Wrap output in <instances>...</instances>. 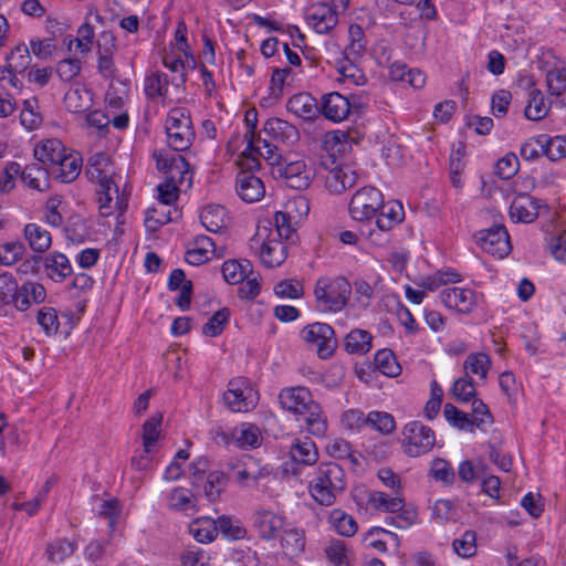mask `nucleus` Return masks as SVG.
<instances>
[{
  "label": "nucleus",
  "mask_w": 566,
  "mask_h": 566,
  "mask_svg": "<svg viewBox=\"0 0 566 566\" xmlns=\"http://www.w3.org/2000/svg\"><path fill=\"white\" fill-rule=\"evenodd\" d=\"M350 283L342 276L321 277L314 289L316 306L321 312L342 311L350 296Z\"/></svg>",
  "instance_id": "nucleus-2"
},
{
  "label": "nucleus",
  "mask_w": 566,
  "mask_h": 566,
  "mask_svg": "<svg viewBox=\"0 0 566 566\" xmlns=\"http://www.w3.org/2000/svg\"><path fill=\"white\" fill-rule=\"evenodd\" d=\"M454 553L462 558H470L476 553V534L473 531H465L460 537L452 542Z\"/></svg>",
  "instance_id": "nucleus-58"
},
{
  "label": "nucleus",
  "mask_w": 566,
  "mask_h": 566,
  "mask_svg": "<svg viewBox=\"0 0 566 566\" xmlns=\"http://www.w3.org/2000/svg\"><path fill=\"white\" fill-rule=\"evenodd\" d=\"M391 514L386 518V523L400 530L409 528L418 517L417 510L411 505H406L403 499H401V507Z\"/></svg>",
  "instance_id": "nucleus-49"
},
{
  "label": "nucleus",
  "mask_w": 566,
  "mask_h": 566,
  "mask_svg": "<svg viewBox=\"0 0 566 566\" xmlns=\"http://www.w3.org/2000/svg\"><path fill=\"white\" fill-rule=\"evenodd\" d=\"M491 367V359L486 354H471L464 361L467 376L469 374L478 375L481 379H485Z\"/></svg>",
  "instance_id": "nucleus-60"
},
{
  "label": "nucleus",
  "mask_w": 566,
  "mask_h": 566,
  "mask_svg": "<svg viewBox=\"0 0 566 566\" xmlns=\"http://www.w3.org/2000/svg\"><path fill=\"white\" fill-rule=\"evenodd\" d=\"M169 83L167 74L159 71L153 72L145 78V94L150 98L166 97Z\"/></svg>",
  "instance_id": "nucleus-47"
},
{
  "label": "nucleus",
  "mask_w": 566,
  "mask_h": 566,
  "mask_svg": "<svg viewBox=\"0 0 566 566\" xmlns=\"http://www.w3.org/2000/svg\"><path fill=\"white\" fill-rule=\"evenodd\" d=\"M303 339L316 346L317 354L321 358L329 357L336 348V338L334 329L325 323H313L305 326L302 331Z\"/></svg>",
  "instance_id": "nucleus-11"
},
{
  "label": "nucleus",
  "mask_w": 566,
  "mask_h": 566,
  "mask_svg": "<svg viewBox=\"0 0 566 566\" xmlns=\"http://www.w3.org/2000/svg\"><path fill=\"white\" fill-rule=\"evenodd\" d=\"M258 400V392L251 382L243 377L229 381L228 390L223 394V401L233 412H247L252 409Z\"/></svg>",
  "instance_id": "nucleus-9"
},
{
  "label": "nucleus",
  "mask_w": 566,
  "mask_h": 566,
  "mask_svg": "<svg viewBox=\"0 0 566 566\" xmlns=\"http://www.w3.org/2000/svg\"><path fill=\"white\" fill-rule=\"evenodd\" d=\"M129 87L128 85L119 80L112 81L105 93V104L109 112L116 113L122 111L127 98Z\"/></svg>",
  "instance_id": "nucleus-36"
},
{
  "label": "nucleus",
  "mask_w": 566,
  "mask_h": 566,
  "mask_svg": "<svg viewBox=\"0 0 566 566\" xmlns=\"http://www.w3.org/2000/svg\"><path fill=\"white\" fill-rule=\"evenodd\" d=\"M263 133L269 136L272 142L282 144H293L298 139V130L291 123L273 117L265 122Z\"/></svg>",
  "instance_id": "nucleus-26"
},
{
  "label": "nucleus",
  "mask_w": 566,
  "mask_h": 566,
  "mask_svg": "<svg viewBox=\"0 0 566 566\" xmlns=\"http://www.w3.org/2000/svg\"><path fill=\"white\" fill-rule=\"evenodd\" d=\"M154 158L156 160L157 169L165 174V179L167 180L182 184L186 176L190 174L189 164L179 154H170L159 150L154 153Z\"/></svg>",
  "instance_id": "nucleus-15"
},
{
  "label": "nucleus",
  "mask_w": 566,
  "mask_h": 566,
  "mask_svg": "<svg viewBox=\"0 0 566 566\" xmlns=\"http://www.w3.org/2000/svg\"><path fill=\"white\" fill-rule=\"evenodd\" d=\"M43 261V266L48 277L54 282H63L67 276L72 274V264L67 256L60 252H51L44 258L33 255L31 260H27L22 268L24 272L30 268L33 272L38 270L35 266L39 265L40 261Z\"/></svg>",
  "instance_id": "nucleus-10"
},
{
  "label": "nucleus",
  "mask_w": 566,
  "mask_h": 566,
  "mask_svg": "<svg viewBox=\"0 0 566 566\" xmlns=\"http://www.w3.org/2000/svg\"><path fill=\"white\" fill-rule=\"evenodd\" d=\"M546 84L549 93L555 96H560L566 92V70L553 69L546 74Z\"/></svg>",
  "instance_id": "nucleus-64"
},
{
  "label": "nucleus",
  "mask_w": 566,
  "mask_h": 566,
  "mask_svg": "<svg viewBox=\"0 0 566 566\" xmlns=\"http://www.w3.org/2000/svg\"><path fill=\"white\" fill-rule=\"evenodd\" d=\"M441 303L460 314H470L476 305L475 293L470 289L447 287L440 293Z\"/></svg>",
  "instance_id": "nucleus-17"
},
{
  "label": "nucleus",
  "mask_w": 566,
  "mask_h": 566,
  "mask_svg": "<svg viewBox=\"0 0 566 566\" xmlns=\"http://www.w3.org/2000/svg\"><path fill=\"white\" fill-rule=\"evenodd\" d=\"M218 533L220 532L228 539H241L247 535L245 528L229 516L222 515L217 520Z\"/></svg>",
  "instance_id": "nucleus-62"
},
{
  "label": "nucleus",
  "mask_w": 566,
  "mask_h": 566,
  "mask_svg": "<svg viewBox=\"0 0 566 566\" xmlns=\"http://www.w3.org/2000/svg\"><path fill=\"white\" fill-rule=\"evenodd\" d=\"M276 174L283 178L287 187L292 189L303 190L306 189L313 179L314 172L307 168L302 159L293 161H280L276 165Z\"/></svg>",
  "instance_id": "nucleus-13"
},
{
  "label": "nucleus",
  "mask_w": 566,
  "mask_h": 566,
  "mask_svg": "<svg viewBox=\"0 0 566 566\" xmlns=\"http://www.w3.org/2000/svg\"><path fill=\"white\" fill-rule=\"evenodd\" d=\"M401 499L398 492L394 496L381 491H373L368 495V502L374 509L388 513H395L401 507Z\"/></svg>",
  "instance_id": "nucleus-48"
},
{
  "label": "nucleus",
  "mask_w": 566,
  "mask_h": 566,
  "mask_svg": "<svg viewBox=\"0 0 566 566\" xmlns=\"http://www.w3.org/2000/svg\"><path fill=\"white\" fill-rule=\"evenodd\" d=\"M289 453L293 462L302 465H313L318 460L317 448L308 438L296 440L291 446Z\"/></svg>",
  "instance_id": "nucleus-34"
},
{
  "label": "nucleus",
  "mask_w": 566,
  "mask_h": 566,
  "mask_svg": "<svg viewBox=\"0 0 566 566\" xmlns=\"http://www.w3.org/2000/svg\"><path fill=\"white\" fill-rule=\"evenodd\" d=\"M281 545L287 556H298L305 548L304 532L298 528L284 530L281 537Z\"/></svg>",
  "instance_id": "nucleus-43"
},
{
  "label": "nucleus",
  "mask_w": 566,
  "mask_h": 566,
  "mask_svg": "<svg viewBox=\"0 0 566 566\" xmlns=\"http://www.w3.org/2000/svg\"><path fill=\"white\" fill-rule=\"evenodd\" d=\"M212 256H223L222 251H218L216 242L207 235H197L193 241V248L186 253V261L191 265H200L209 261Z\"/></svg>",
  "instance_id": "nucleus-23"
},
{
  "label": "nucleus",
  "mask_w": 566,
  "mask_h": 566,
  "mask_svg": "<svg viewBox=\"0 0 566 566\" xmlns=\"http://www.w3.org/2000/svg\"><path fill=\"white\" fill-rule=\"evenodd\" d=\"M75 543L66 538H57L48 544V558L54 563H61L75 551Z\"/></svg>",
  "instance_id": "nucleus-55"
},
{
  "label": "nucleus",
  "mask_w": 566,
  "mask_h": 566,
  "mask_svg": "<svg viewBox=\"0 0 566 566\" xmlns=\"http://www.w3.org/2000/svg\"><path fill=\"white\" fill-rule=\"evenodd\" d=\"M221 438L226 444H229L231 440L241 449H255L260 447L262 442L260 429L249 422L234 428L230 437L222 432Z\"/></svg>",
  "instance_id": "nucleus-22"
},
{
  "label": "nucleus",
  "mask_w": 566,
  "mask_h": 566,
  "mask_svg": "<svg viewBox=\"0 0 566 566\" xmlns=\"http://www.w3.org/2000/svg\"><path fill=\"white\" fill-rule=\"evenodd\" d=\"M230 318V310L222 307L217 311L209 321L202 326V334L208 337H216L220 335Z\"/></svg>",
  "instance_id": "nucleus-59"
},
{
  "label": "nucleus",
  "mask_w": 566,
  "mask_h": 566,
  "mask_svg": "<svg viewBox=\"0 0 566 566\" xmlns=\"http://www.w3.org/2000/svg\"><path fill=\"white\" fill-rule=\"evenodd\" d=\"M46 291L41 283L25 282L20 287L15 295L14 305L19 311H27L31 304H40L44 302Z\"/></svg>",
  "instance_id": "nucleus-29"
},
{
  "label": "nucleus",
  "mask_w": 566,
  "mask_h": 566,
  "mask_svg": "<svg viewBox=\"0 0 566 566\" xmlns=\"http://www.w3.org/2000/svg\"><path fill=\"white\" fill-rule=\"evenodd\" d=\"M115 41V36L109 32H103L98 40L97 71L104 78H112L117 72L113 57Z\"/></svg>",
  "instance_id": "nucleus-21"
},
{
  "label": "nucleus",
  "mask_w": 566,
  "mask_h": 566,
  "mask_svg": "<svg viewBox=\"0 0 566 566\" xmlns=\"http://www.w3.org/2000/svg\"><path fill=\"white\" fill-rule=\"evenodd\" d=\"M249 245L259 255L261 263L269 269L280 266L287 256V247L283 240L266 234L265 228H258Z\"/></svg>",
  "instance_id": "nucleus-5"
},
{
  "label": "nucleus",
  "mask_w": 566,
  "mask_h": 566,
  "mask_svg": "<svg viewBox=\"0 0 566 566\" xmlns=\"http://www.w3.org/2000/svg\"><path fill=\"white\" fill-rule=\"evenodd\" d=\"M345 488V472L335 462L319 464L308 485L311 496L317 504L324 506L333 505Z\"/></svg>",
  "instance_id": "nucleus-1"
},
{
  "label": "nucleus",
  "mask_w": 566,
  "mask_h": 566,
  "mask_svg": "<svg viewBox=\"0 0 566 566\" xmlns=\"http://www.w3.org/2000/svg\"><path fill=\"white\" fill-rule=\"evenodd\" d=\"M69 151L56 138L45 139L34 148V157L43 165H49L51 168L61 161L62 157Z\"/></svg>",
  "instance_id": "nucleus-30"
},
{
  "label": "nucleus",
  "mask_w": 566,
  "mask_h": 566,
  "mask_svg": "<svg viewBox=\"0 0 566 566\" xmlns=\"http://www.w3.org/2000/svg\"><path fill=\"white\" fill-rule=\"evenodd\" d=\"M376 219V228L381 232H389L405 219L403 207L399 201L381 202Z\"/></svg>",
  "instance_id": "nucleus-28"
},
{
  "label": "nucleus",
  "mask_w": 566,
  "mask_h": 566,
  "mask_svg": "<svg viewBox=\"0 0 566 566\" xmlns=\"http://www.w3.org/2000/svg\"><path fill=\"white\" fill-rule=\"evenodd\" d=\"M286 108L304 120H313L319 114V105L310 93H298L289 98Z\"/></svg>",
  "instance_id": "nucleus-27"
},
{
  "label": "nucleus",
  "mask_w": 566,
  "mask_h": 566,
  "mask_svg": "<svg viewBox=\"0 0 566 566\" xmlns=\"http://www.w3.org/2000/svg\"><path fill=\"white\" fill-rule=\"evenodd\" d=\"M327 453L338 460H348L354 467L359 465V454L353 451L352 444L343 438H334L326 444Z\"/></svg>",
  "instance_id": "nucleus-42"
},
{
  "label": "nucleus",
  "mask_w": 566,
  "mask_h": 566,
  "mask_svg": "<svg viewBox=\"0 0 566 566\" xmlns=\"http://www.w3.org/2000/svg\"><path fill=\"white\" fill-rule=\"evenodd\" d=\"M24 239L36 253H43L52 244L51 233L38 223H28L23 230Z\"/></svg>",
  "instance_id": "nucleus-35"
},
{
  "label": "nucleus",
  "mask_w": 566,
  "mask_h": 566,
  "mask_svg": "<svg viewBox=\"0 0 566 566\" xmlns=\"http://www.w3.org/2000/svg\"><path fill=\"white\" fill-rule=\"evenodd\" d=\"M382 197V193L371 186L358 189L348 205L350 218L358 222L371 221L381 208Z\"/></svg>",
  "instance_id": "nucleus-8"
},
{
  "label": "nucleus",
  "mask_w": 566,
  "mask_h": 566,
  "mask_svg": "<svg viewBox=\"0 0 566 566\" xmlns=\"http://www.w3.org/2000/svg\"><path fill=\"white\" fill-rule=\"evenodd\" d=\"M367 426L387 436L395 431L396 421L392 415L374 410L367 415Z\"/></svg>",
  "instance_id": "nucleus-53"
},
{
  "label": "nucleus",
  "mask_w": 566,
  "mask_h": 566,
  "mask_svg": "<svg viewBox=\"0 0 566 566\" xmlns=\"http://www.w3.org/2000/svg\"><path fill=\"white\" fill-rule=\"evenodd\" d=\"M319 166L325 170L324 184L331 193L339 195L357 181V172L349 166L338 165L334 154L322 156Z\"/></svg>",
  "instance_id": "nucleus-7"
},
{
  "label": "nucleus",
  "mask_w": 566,
  "mask_h": 566,
  "mask_svg": "<svg viewBox=\"0 0 566 566\" xmlns=\"http://www.w3.org/2000/svg\"><path fill=\"white\" fill-rule=\"evenodd\" d=\"M297 421H302L308 433L315 437H324L328 429V421L321 405L315 400L310 403L301 416L296 417Z\"/></svg>",
  "instance_id": "nucleus-24"
},
{
  "label": "nucleus",
  "mask_w": 566,
  "mask_h": 566,
  "mask_svg": "<svg viewBox=\"0 0 566 566\" xmlns=\"http://www.w3.org/2000/svg\"><path fill=\"white\" fill-rule=\"evenodd\" d=\"M235 190L245 202H255L263 198L265 188L261 178L248 170H240L235 179Z\"/></svg>",
  "instance_id": "nucleus-20"
},
{
  "label": "nucleus",
  "mask_w": 566,
  "mask_h": 566,
  "mask_svg": "<svg viewBox=\"0 0 566 566\" xmlns=\"http://www.w3.org/2000/svg\"><path fill=\"white\" fill-rule=\"evenodd\" d=\"M478 240L484 252L499 259L506 256L511 251L510 235L504 226L480 231Z\"/></svg>",
  "instance_id": "nucleus-14"
},
{
  "label": "nucleus",
  "mask_w": 566,
  "mask_h": 566,
  "mask_svg": "<svg viewBox=\"0 0 566 566\" xmlns=\"http://www.w3.org/2000/svg\"><path fill=\"white\" fill-rule=\"evenodd\" d=\"M228 483V476L221 471H212L207 475L203 492L209 502H216Z\"/></svg>",
  "instance_id": "nucleus-50"
},
{
  "label": "nucleus",
  "mask_w": 566,
  "mask_h": 566,
  "mask_svg": "<svg viewBox=\"0 0 566 566\" xmlns=\"http://www.w3.org/2000/svg\"><path fill=\"white\" fill-rule=\"evenodd\" d=\"M443 415L447 421L454 428L470 432L474 430L470 415L460 410L452 403L444 405Z\"/></svg>",
  "instance_id": "nucleus-52"
},
{
  "label": "nucleus",
  "mask_w": 566,
  "mask_h": 566,
  "mask_svg": "<svg viewBox=\"0 0 566 566\" xmlns=\"http://www.w3.org/2000/svg\"><path fill=\"white\" fill-rule=\"evenodd\" d=\"M223 279L229 284H239L253 274V265L248 259L228 260L221 268Z\"/></svg>",
  "instance_id": "nucleus-33"
},
{
  "label": "nucleus",
  "mask_w": 566,
  "mask_h": 566,
  "mask_svg": "<svg viewBox=\"0 0 566 566\" xmlns=\"http://www.w3.org/2000/svg\"><path fill=\"white\" fill-rule=\"evenodd\" d=\"M549 111L544 94L533 87L528 93V102L524 109L525 117L531 120H539L544 118Z\"/></svg>",
  "instance_id": "nucleus-40"
},
{
  "label": "nucleus",
  "mask_w": 566,
  "mask_h": 566,
  "mask_svg": "<svg viewBox=\"0 0 566 566\" xmlns=\"http://www.w3.org/2000/svg\"><path fill=\"white\" fill-rule=\"evenodd\" d=\"M65 235L72 243H83L90 235L88 227L80 216H72L65 226Z\"/></svg>",
  "instance_id": "nucleus-57"
},
{
  "label": "nucleus",
  "mask_w": 566,
  "mask_h": 566,
  "mask_svg": "<svg viewBox=\"0 0 566 566\" xmlns=\"http://www.w3.org/2000/svg\"><path fill=\"white\" fill-rule=\"evenodd\" d=\"M470 417L474 429L486 430L493 423V416L489 407L481 399L472 400V413Z\"/></svg>",
  "instance_id": "nucleus-61"
},
{
  "label": "nucleus",
  "mask_w": 566,
  "mask_h": 566,
  "mask_svg": "<svg viewBox=\"0 0 566 566\" xmlns=\"http://www.w3.org/2000/svg\"><path fill=\"white\" fill-rule=\"evenodd\" d=\"M258 228H265L266 234L281 240H289L294 232L289 214L282 211H277L274 216V228L268 226H259Z\"/></svg>",
  "instance_id": "nucleus-56"
},
{
  "label": "nucleus",
  "mask_w": 566,
  "mask_h": 566,
  "mask_svg": "<svg viewBox=\"0 0 566 566\" xmlns=\"http://www.w3.org/2000/svg\"><path fill=\"white\" fill-rule=\"evenodd\" d=\"M401 448L406 455L417 458L432 450L436 443L434 431L420 421H410L401 430Z\"/></svg>",
  "instance_id": "nucleus-4"
},
{
  "label": "nucleus",
  "mask_w": 566,
  "mask_h": 566,
  "mask_svg": "<svg viewBox=\"0 0 566 566\" xmlns=\"http://www.w3.org/2000/svg\"><path fill=\"white\" fill-rule=\"evenodd\" d=\"M375 367L385 376L397 377L401 373V366L391 349L378 350L374 357Z\"/></svg>",
  "instance_id": "nucleus-45"
},
{
  "label": "nucleus",
  "mask_w": 566,
  "mask_h": 566,
  "mask_svg": "<svg viewBox=\"0 0 566 566\" xmlns=\"http://www.w3.org/2000/svg\"><path fill=\"white\" fill-rule=\"evenodd\" d=\"M307 24L318 34H327L338 23L336 6L328 2H316L305 12Z\"/></svg>",
  "instance_id": "nucleus-12"
},
{
  "label": "nucleus",
  "mask_w": 566,
  "mask_h": 566,
  "mask_svg": "<svg viewBox=\"0 0 566 566\" xmlns=\"http://www.w3.org/2000/svg\"><path fill=\"white\" fill-rule=\"evenodd\" d=\"M36 322L46 336H53L59 332L60 322L53 307H42L36 315Z\"/></svg>",
  "instance_id": "nucleus-63"
},
{
  "label": "nucleus",
  "mask_w": 566,
  "mask_h": 566,
  "mask_svg": "<svg viewBox=\"0 0 566 566\" xmlns=\"http://www.w3.org/2000/svg\"><path fill=\"white\" fill-rule=\"evenodd\" d=\"M189 531L200 543H210L218 535L217 521L211 517L196 518L190 525Z\"/></svg>",
  "instance_id": "nucleus-38"
},
{
  "label": "nucleus",
  "mask_w": 566,
  "mask_h": 566,
  "mask_svg": "<svg viewBox=\"0 0 566 566\" xmlns=\"http://www.w3.org/2000/svg\"><path fill=\"white\" fill-rule=\"evenodd\" d=\"M163 415L157 413L146 420L142 427L143 448L145 452H153L161 432Z\"/></svg>",
  "instance_id": "nucleus-37"
},
{
  "label": "nucleus",
  "mask_w": 566,
  "mask_h": 566,
  "mask_svg": "<svg viewBox=\"0 0 566 566\" xmlns=\"http://www.w3.org/2000/svg\"><path fill=\"white\" fill-rule=\"evenodd\" d=\"M510 216L516 222L530 223L536 219L537 211L530 197H521L512 201Z\"/></svg>",
  "instance_id": "nucleus-41"
},
{
  "label": "nucleus",
  "mask_w": 566,
  "mask_h": 566,
  "mask_svg": "<svg viewBox=\"0 0 566 566\" xmlns=\"http://www.w3.org/2000/svg\"><path fill=\"white\" fill-rule=\"evenodd\" d=\"M228 468L232 479L241 488L256 486L261 480L272 473L269 464H262L261 460L252 455L230 460Z\"/></svg>",
  "instance_id": "nucleus-6"
},
{
  "label": "nucleus",
  "mask_w": 566,
  "mask_h": 566,
  "mask_svg": "<svg viewBox=\"0 0 566 566\" xmlns=\"http://www.w3.org/2000/svg\"><path fill=\"white\" fill-rule=\"evenodd\" d=\"M344 346L349 354L364 355L371 348V335L364 329H353L346 335Z\"/></svg>",
  "instance_id": "nucleus-39"
},
{
  "label": "nucleus",
  "mask_w": 566,
  "mask_h": 566,
  "mask_svg": "<svg viewBox=\"0 0 566 566\" xmlns=\"http://www.w3.org/2000/svg\"><path fill=\"white\" fill-rule=\"evenodd\" d=\"M19 176L22 182L33 190L45 191L50 188L49 171L39 163L27 165Z\"/></svg>",
  "instance_id": "nucleus-32"
},
{
  "label": "nucleus",
  "mask_w": 566,
  "mask_h": 566,
  "mask_svg": "<svg viewBox=\"0 0 566 566\" xmlns=\"http://www.w3.org/2000/svg\"><path fill=\"white\" fill-rule=\"evenodd\" d=\"M253 527L264 541H274L279 537L285 524V517L266 509H258L253 515Z\"/></svg>",
  "instance_id": "nucleus-16"
},
{
  "label": "nucleus",
  "mask_w": 566,
  "mask_h": 566,
  "mask_svg": "<svg viewBox=\"0 0 566 566\" xmlns=\"http://www.w3.org/2000/svg\"><path fill=\"white\" fill-rule=\"evenodd\" d=\"M64 106L73 114L87 112L93 106V93L84 86L71 87L64 95Z\"/></svg>",
  "instance_id": "nucleus-31"
},
{
  "label": "nucleus",
  "mask_w": 566,
  "mask_h": 566,
  "mask_svg": "<svg viewBox=\"0 0 566 566\" xmlns=\"http://www.w3.org/2000/svg\"><path fill=\"white\" fill-rule=\"evenodd\" d=\"M226 209L222 206H207L200 214L201 224L212 233L226 227Z\"/></svg>",
  "instance_id": "nucleus-44"
},
{
  "label": "nucleus",
  "mask_w": 566,
  "mask_h": 566,
  "mask_svg": "<svg viewBox=\"0 0 566 566\" xmlns=\"http://www.w3.org/2000/svg\"><path fill=\"white\" fill-rule=\"evenodd\" d=\"M319 113L334 123L343 122L349 116L348 97L338 92L324 94L321 98Z\"/></svg>",
  "instance_id": "nucleus-19"
},
{
  "label": "nucleus",
  "mask_w": 566,
  "mask_h": 566,
  "mask_svg": "<svg viewBox=\"0 0 566 566\" xmlns=\"http://www.w3.org/2000/svg\"><path fill=\"white\" fill-rule=\"evenodd\" d=\"M61 159L51 168V171L56 180L70 184L78 177L82 170V157L78 153L69 150Z\"/></svg>",
  "instance_id": "nucleus-25"
},
{
  "label": "nucleus",
  "mask_w": 566,
  "mask_h": 566,
  "mask_svg": "<svg viewBox=\"0 0 566 566\" xmlns=\"http://www.w3.org/2000/svg\"><path fill=\"white\" fill-rule=\"evenodd\" d=\"M547 135L541 134L526 139L520 148V155L524 160L534 161L546 156Z\"/></svg>",
  "instance_id": "nucleus-46"
},
{
  "label": "nucleus",
  "mask_w": 566,
  "mask_h": 566,
  "mask_svg": "<svg viewBox=\"0 0 566 566\" xmlns=\"http://www.w3.org/2000/svg\"><path fill=\"white\" fill-rule=\"evenodd\" d=\"M314 401L310 389L303 386L283 388L279 394L281 407L295 417L301 416Z\"/></svg>",
  "instance_id": "nucleus-18"
},
{
  "label": "nucleus",
  "mask_w": 566,
  "mask_h": 566,
  "mask_svg": "<svg viewBox=\"0 0 566 566\" xmlns=\"http://www.w3.org/2000/svg\"><path fill=\"white\" fill-rule=\"evenodd\" d=\"M168 506L175 511L188 512L195 509V496L185 488H175L168 495Z\"/></svg>",
  "instance_id": "nucleus-54"
},
{
  "label": "nucleus",
  "mask_w": 566,
  "mask_h": 566,
  "mask_svg": "<svg viewBox=\"0 0 566 566\" xmlns=\"http://www.w3.org/2000/svg\"><path fill=\"white\" fill-rule=\"evenodd\" d=\"M329 522L342 536H353L358 530L355 518L342 510H333L329 514Z\"/></svg>",
  "instance_id": "nucleus-51"
},
{
  "label": "nucleus",
  "mask_w": 566,
  "mask_h": 566,
  "mask_svg": "<svg viewBox=\"0 0 566 566\" xmlns=\"http://www.w3.org/2000/svg\"><path fill=\"white\" fill-rule=\"evenodd\" d=\"M168 146L175 151L187 150L193 139L195 129L188 109L176 107L169 111L165 120Z\"/></svg>",
  "instance_id": "nucleus-3"
}]
</instances>
